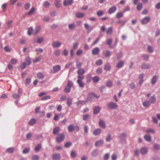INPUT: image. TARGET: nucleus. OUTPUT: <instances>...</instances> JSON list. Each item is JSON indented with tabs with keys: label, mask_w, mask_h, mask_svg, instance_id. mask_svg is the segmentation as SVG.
Masks as SVG:
<instances>
[{
	"label": "nucleus",
	"mask_w": 160,
	"mask_h": 160,
	"mask_svg": "<svg viewBox=\"0 0 160 160\" xmlns=\"http://www.w3.org/2000/svg\"><path fill=\"white\" fill-rule=\"evenodd\" d=\"M101 109V108L99 106L95 107L94 108L93 113L94 114H97L99 112Z\"/></svg>",
	"instance_id": "13"
},
{
	"label": "nucleus",
	"mask_w": 160,
	"mask_h": 160,
	"mask_svg": "<svg viewBox=\"0 0 160 160\" xmlns=\"http://www.w3.org/2000/svg\"><path fill=\"white\" fill-rule=\"evenodd\" d=\"M143 5L141 3H139L137 5V8L138 10H141L142 8Z\"/></svg>",
	"instance_id": "33"
},
{
	"label": "nucleus",
	"mask_w": 160,
	"mask_h": 160,
	"mask_svg": "<svg viewBox=\"0 0 160 160\" xmlns=\"http://www.w3.org/2000/svg\"><path fill=\"white\" fill-rule=\"evenodd\" d=\"M103 143V142L102 140H99L97 141L95 144L96 146H101Z\"/></svg>",
	"instance_id": "27"
},
{
	"label": "nucleus",
	"mask_w": 160,
	"mask_h": 160,
	"mask_svg": "<svg viewBox=\"0 0 160 160\" xmlns=\"http://www.w3.org/2000/svg\"><path fill=\"white\" fill-rule=\"evenodd\" d=\"M31 79L29 78H28L26 79L25 84L26 85H27L31 82Z\"/></svg>",
	"instance_id": "51"
},
{
	"label": "nucleus",
	"mask_w": 160,
	"mask_h": 160,
	"mask_svg": "<svg viewBox=\"0 0 160 160\" xmlns=\"http://www.w3.org/2000/svg\"><path fill=\"white\" fill-rule=\"evenodd\" d=\"M142 67L143 69H148L150 67V66L148 64H143Z\"/></svg>",
	"instance_id": "43"
},
{
	"label": "nucleus",
	"mask_w": 160,
	"mask_h": 160,
	"mask_svg": "<svg viewBox=\"0 0 160 160\" xmlns=\"http://www.w3.org/2000/svg\"><path fill=\"white\" fill-rule=\"evenodd\" d=\"M51 98V97L50 96L47 95L41 98V100H44L47 99H50Z\"/></svg>",
	"instance_id": "45"
},
{
	"label": "nucleus",
	"mask_w": 160,
	"mask_h": 160,
	"mask_svg": "<svg viewBox=\"0 0 160 160\" xmlns=\"http://www.w3.org/2000/svg\"><path fill=\"white\" fill-rule=\"evenodd\" d=\"M36 122V120L34 118H32L29 121L28 124L31 126H32Z\"/></svg>",
	"instance_id": "12"
},
{
	"label": "nucleus",
	"mask_w": 160,
	"mask_h": 160,
	"mask_svg": "<svg viewBox=\"0 0 160 160\" xmlns=\"http://www.w3.org/2000/svg\"><path fill=\"white\" fill-rule=\"evenodd\" d=\"M100 52V49L99 48L96 47L94 48L92 50V53L93 55L98 54Z\"/></svg>",
	"instance_id": "7"
},
{
	"label": "nucleus",
	"mask_w": 160,
	"mask_h": 160,
	"mask_svg": "<svg viewBox=\"0 0 160 160\" xmlns=\"http://www.w3.org/2000/svg\"><path fill=\"white\" fill-rule=\"evenodd\" d=\"M30 7V3L29 2H28L26 3L24 5V8L26 10L28 9Z\"/></svg>",
	"instance_id": "30"
},
{
	"label": "nucleus",
	"mask_w": 160,
	"mask_h": 160,
	"mask_svg": "<svg viewBox=\"0 0 160 160\" xmlns=\"http://www.w3.org/2000/svg\"><path fill=\"white\" fill-rule=\"evenodd\" d=\"M99 125L100 127L104 128H105V122L102 120H101L99 121Z\"/></svg>",
	"instance_id": "18"
},
{
	"label": "nucleus",
	"mask_w": 160,
	"mask_h": 160,
	"mask_svg": "<svg viewBox=\"0 0 160 160\" xmlns=\"http://www.w3.org/2000/svg\"><path fill=\"white\" fill-rule=\"evenodd\" d=\"M41 60V58L40 57H37L33 59V62L34 63H36L39 62Z\"/></svg>",
	"instance_id": "25"
},
{
	"label": "nucleus",
	"mask_w": 160,
	"mask_h": 160,
	"mask_svg": "<svg viewBox=\"0 0 160 160\" xmlns=\"http://www.w3.org/2000/svg\"><path fill=\"white\" fill-rule=\"evenodd\" d=\"M117 10V8L115 6H113L110 8L108 10V13L109 14H111Z\"/></svg>",
	"instance_id": "5"
},
{
	"label": "nucleus",
	"mask_w": 160,
	"mask_h": 160,
	"mask_svg": "<svg viewBox=\"0 0 160 160\" xmlns=\"http://www.w3.org/2000/svg\"><path fill=\"white\" fill-rule=\"evenodd\" d=\"M14 151V149L12 148H10L6 150V151L8 153H12Z\"/></svg>",
	"instance_id": "39"
},
{
	"label": "nucleus",
	"mask_w": 160,
	"mask_h": 160,
	"mask_svg": "<svg viewBox=\"0 0 160 160\" xmlns=\"http://www.w3.org/2000/svg\"><path fill=\"white\" fill-rule=\"evenodd\" d=\"M26 66V63L25 62H23L21 64L20 68L22 69L23 70L25 68Z\"/></svg>",
	"instance_id": "38"
},
{
	"label": "nucleus",
	"mask_w": 160,
	"mask_h": 160,
	"mask_svg": "<svg viewBox=\"0 0 160 160\" xmlns=\"http://www.w3.org/2000/svg\"><path fill=\"white\" fill-rule=\"evenodd\" d=\"M103 12L102 11H99L97 12V14L98 16H100L103 15Z\"/></svg>",
	"instance_id": "64"
},
{
	"label": "nucleus",
	"mask_w": 160,
	"mask_h": 160,
	"mask_svg": "<svg viewBox=\"0 0 160 160\" xmlns=\"http://www.w3.org/2000/svg\"><path fill=\"white\" fill-rule=\"evenodd\" d=\"M101 132V130L100 129H95L93 132V134L95 135H99Z\"/></svg>",
	"instance_id": "19"
},
{
	"label": "nucleus",
	"mask_w": 160,
	"mask_h": 160,
	"mask_svg": "<svg viewBox=\"0 0 160 160\" xmlns=\"http://www.w3.org/2000/svg\"><path fill=\"white\" fill-rule=\"evenodd\" d=\"M53 160H58L60 158V155L59 154H53L52 157Z\"/></svg>",
	"instance_id": "10"
},
{
	"label": "nucleus",
	"mask_w": 160,
	"mask_h": 160,
	"mask_svg": "<svg viewBox=\"0 0 160 160\" xmlns=\"http://www.w3.org/2000/svg\"><path fill=\"white\" fill-rule=\"evenodd\" d=\"M85 14L84 13L80 12H78L76 13V17L79 18L84 17Z\"/></svg>",
	"instance_id": "14"
},
{
	"label": "nucleus",
	"mask_w": 160,
	"mask_h": 160,
	"mask_svg": "<svg viewBox=\"0 0 160 160\" xmlns=\"http://www.w3.org/2000/svg\"><path fill=\"white\" fill-rule=\"evenodd\" d=\"M50 5V3L48 1H45L44 2L43 5L44 7L48 8L49 7Z\"/></svg>",
	"instance_id": "35"
},
{
	"label": "nucleus",
	"mask_w": 160,
	"mask_h": 160,
	"mask_svg": "<svg viewBox=\"0 0 160 160\" xmlns=\"http://www.w3.org/2000/svg\"><path fill=\"white\" fill-rule=\"evenodd\" d=\"M41 29L40 26H37L33 32V34L36 35L38 34L40 32Z\"/></svg>",
	"instance_id": "6"
},
{
	"label": "nucleus",
	"mask_w": 160,
	"mask_h": 160,
	"mask_svg": "<svg viewBox=\"0 0 160 160\" xmlns=\"http://www.w3.org/2000/svg\"><path fill=\"white\" fill-rule=\"evenodd\" d=\"M11 62L13 64H16L18 63V60L17 59L13 58L11 60Z\"/></svg>",
	"instance_id": "47"
},
{
	"label": "nucleus",
	"mask_w": 160,
	"mask_h": 160,
	"mask_svg": "<svg viewBox=\"0 0 160 160\" xmlns=\"http://www.w3.org/2000/svg\"><path fill=\"white\" fill-rule=\"evenodd\" d=\"M156 101V98L155 95H153L151 98L150 102L151 103H154Z\"/></svg>",
	"instance_id": "17"
},
{
	"label": "nucleus",
	"mask_w": 160,
	"mask_h": 160,
	"mask_svg": "<svg viewBox=\"0 0 160 160\" xmlns=\"http://www.w3.org/2000/svg\"><path fill=\"white\" fill-rule=\"evenodd\" d=\"M148 149L146 148L143 147L142 148L141 150V152L142 154H144L147 152Z\"/></svg>",
	"instance_id": "22"
},
{
	"label": "nucleus",
	"mask_w": 160,
	"mask_h": 160,
	"mask_svg": "<svg viewBox=\"0 0 160 160\" xmlns=\"http://www.w3.org/2000/svg\"><path fill=\"white\" fill-rule=\"evenodd\" d=\"M26 61L28 63V64L30 65L31 63V58L28 57H27L25 58Z\"/></svg>",
	"instance_id": "42"
},
{
	"label": "nucleus",
	"mask_w": 160,
	"mask_h": 160,
	"mask_svg": "<svg viewBox=\"0 0 160 160\" xmlns=\"http://www.w3.org/2000/svg\"><path fill=\"white\" fill-rule=\"evenodd\" d=\"M123 64L124 62L123 61H120L117 64V67L118 68L122 67L123 66Z\"/></svg>",
	"instance_id": "40"
},
{
	"label": "nucleus",
	"mask_w": 160,
	"mask_h": 160,
	"mask_svg": "<svg viewBox=\"0 0 160 160\" xmlns=\"http://www.w3.org/2000/svg\"><path fill=\"white\" fill-rule=\"evenodd\" d=\"M108 106L109 108L111 109L116 108L118 106L116 103L113 102L108 103Z\"/></svg>",
	"instance_id": "2"
},
{
	"label": "nucleus",
	"mask_w": 160,
	"mask_h": 160,
	"mask_svg": "<svg viewBox=\"0 0 160 160\" xmlns=\"http://www.w3.org/2000/svg\"><path fill=\"white\" fill-rule=\"evenodd\" d=\"M146 132L147 133H153L154 132V131L153 129H147L146 130Z\"/></svg>",
	"instance_id": "62"
},
{
	"label": "nucleus",
	"mask_w": 160,
	"mask_h": 160,
	"mask_svg": "<svg viewBox=\"0 0 160 160\" xmlns=\"http://www.w3.org/2000/svg\"><path fill=\"white\" fill-rule=\"evenodd\" d=\"M61 45V43L58 42H54L52 43V46L53 48H57Z\"/></svg>",
	"instance_id": "8"
},
{
	"label": "nucleus",
	"mask_w": 160,
	"mask_h": 160,
	"mask_svg": "<svg viewBox=\"0 0 160 160\" xmlns=\"http://www.w3.org/2000/svg\"><path fill=\"white\" fill-rule=\"evenodd\" d=\"M157 79L156 76H154L153 77L152 80V84H154L156 82Z\"/></svg>",
	"instance_id": "58"
},
{
	"label": "nucleus",
	"mask_w": 160,
	"mask_h": 160,
	"mask_svg": "<svg viewBox=\"0 0 160 160\" xmlns=\"http://www.w3.org/2000/svg\"><path fill=\"white\" fill-rule=\"evenodd\" d=\"M111 55V52L109 51H107L105 54V56L106 57H109Z\"/></svg>",
	"instance_id": "61"
},
{
	"label": "nucleus",
	"mask_w": 160,
	"mask_h": 160,
	"mask_svg": "<svg viewBox=\"0 0 160 160\" xmlns=\"http://www.w3.org/2000/svg\"><path fill=\"white\" fill-rule=\"evenodd\" d=\"M37 78L39 79H42L44 78V76L42 73L41 72H39L37 74Z\"/></svg>",
	"instance_id": "11"
},
{
	"label": "nucleus",
	"mask_w": 160,
	"mask_h": 160,
	"mask_svg": "<svg viewBox=\"0 0 160 160\" xmlns=\"http://www.w3.org/2000/svg\"><path fill=\"white\" fill-rule=\"evenodd\" d=\"M151 103L150 102L148 101H146L143 102V105L144 107L147 108L150 105Z\"/></svg>",
	"instance_id": "21"
},
{
	"label": "nucleus",
	"mask_w": 160,
	"mask_h": 160,
	"mask_svg": "<svg viewBox=\"0 0 160 160\" xmlns=\"http://www.w3.org/2000/svg\"><path fill=\"white\" fill-rule=\"evenodd\" d=\"M70 87L67 86L65 88V91L67 92H69L70 91Z\"/></svg>",
	"instance_id": "46"
},
{
	"label": "nucleus",
	"mask_w": 160,
	"mask_h": 160,
	"mask_svg": "<svg viewBox=\"0 0 160 160\" xmlns=\"http://www.w3.org/2000/svg\"><path fill=\"white\" fill-rule=\"evenodd\" d=\"M96 64L98 66L100 65L102 63V61L101 59H99L96 62Z\"/></svg>",
	"instance_id": "41"
},
{
	"label": "nucleus",
	"mask_w": 160,
	"mask_h": 160,
	"mask_svg": "<svg viewBox=\"0 0 160 160\" xmlns=\"http://www.w3.org/2000/svg\"><path fill=\"white\" fill-rule=\"evenodd\" d=\"M92 80L94 82H98L99 80V78L97 76L93 77Z\"/></svg>",
	"instance_id": "26"
},
{
	"label": "nucleus",
	"mask_w": 160,
	"mask_h": 160,
	"mask_svg": "<svg viewBox=\"0 0 160 160\" xmlns=\"http://www.w3.org/2000/svg\"><path fill=\"white\" fill-rule=\"evenodd\" d=\"M53 71H52L53 73H55L57 72L61 69V67L60 66L56 65L53 67Z\"/></svg>",
	"instance_id": "3"
},
{
	"label": "nucleus",
	"mask_w": 160,
	"mask_h": 160,
	"mask_svg": "<svg viewBox=\"0 0 160 160\" xmlns=\"http://www.w3.org/2000/svg\"><path fill=\"white\" fill-rule=\"evenodd\" d=\"M71 155L72 157L74 158L76 156V153L75 152L72 151V152Z\"/></svg>",
	"instance_id": "63"
},
{
	"label": "nucleus",
	"mask_w": 160,
	"mask_h": 160,
	"mask_svg": "<svg viewBox=\"0 0 160 160\" xmlns=\"http://www.w3.org/2000/svg\"><path fill=\"white\" fill-rule=\"evenodd\" d=\"M72 143L70 142H68L65 144V147L66 148L69 147L71 146Z\"/></svg>",
	"instance_id": "60"
},
{
	"label": "nucleus",
	"mask_w": 160,
	"mask_h": 160,
	"mask_svg": "<svg viewBox=\"0 0 160 160\" xmlns=\"http://www.w3.org/2000/svg\"><path fill=\"white\" fill-rule=\"evenodd\" d=\"M123 16V14L121 12H118L116 14V17L118 18H120Z\"/></svg>",
	"instance_id": "37"
},
{
	"label": "nucleus",
	"mask_w": 160,
	"mask_h": 160,
	"mask_svg": "<svg viewBox=\"0 0 160 160\" xmlns=\"http://www.w3.org/2000/svg\"><path fill=\"white\" fill-rule=\"evenodd\" d=\"M144 138L147 141L150 142L151 140V137L148 135H145L144 136Z\"/></svg>",
	"instance_id": "31"
},
{
	"label": "nucleus",
	"mask_w": 160,
	"mask_h": 160,
	"mask_svg": "<svg viewBox=\"0 0 160 160\" xmlns=\"http://www.w3.org/2000/svg\"><path fill=\"white\" fill-rule=\"evenodd\" d=\"M60 130V128L58 127H56L53 130V132L54 134H57L59 132Z\"/></svg>",
	"instance_id": "20"
},
{
	"label": "nucleus",
	"mask_w": 160,
	"mask_h": 160,
	"mask_svg": "<svg viewBox=\"0 0 160 160\" xmlns=\"http://www.w3.org/2000/svg\"><path fill=\"white\" fill-rule=\"evenodd\" d=\"M41 144H39L37 145L35 148L34 150L36 152H38L39 151L41 148Z\"/></svg>",
	"instance_id": "28"
},
{
	"label": "nucleus",
	"mask_w": 160,
	"mask_h": 160,
	"mask_svg": "<svg viewBox=\"0 0 160 160\" xmlns=\"http://www.w3.org/2000/svg\"><path fill=\"white\" fill-rule=\"evenodd\" d=\"M29 150V148H26L24 149L23 151V153L24 154H26L27 153Z\"/></svg>",
	"instance_id": "59"
},
{
	"label": "nucleus",
	"mask_w": 160,
	"mask_h": 160,
	"mask_svg": "<svg viewBox=\"0 0 160 160\" xmlns=\"http://www.w3.org/2000/svg\"><path fill=\"white\" fill-rule=\"evenodd\" d=\"M96 73L98 74H100L102 73V69L101 68H99L96 70Z\"/></svg>",
	"instance_id": "44"
},
{
	"label": "nucleus",
	"mask_w": 160,
	"mask_h": 160,
	"mask_svg": "<svg viewBox=\"0 0 160 160\" xmlns=\"http://www.w3.org/2000/svg\"><path fill=\"white\" fill-rule=\"evenodd\" d=\"M77 82L78 84L80 87L82 88L84 87V84L82 81L77 80Z\"/></svg>",
	"instance_id": "24"
},
{
	"label": "nucleus",
	"mask_w": 160,
	"mask_h": 160,
	"mask_svg": "<svg viewBox=\"0 0 160 160\" xmlns=\"http://www.w3.org/2000/svg\"><path fill=\"white\" fill-rule=\"evenodd\" d=\"M39 158L38 155H34L32 157V160H38Z\"/></svg>",
	"instance_id": "53"
},
{
	"label": "nucleus",
	"mask_w": 160,
	"mask_h": 160,
	"mask_svg": "<svg viewBox=\"0 0 160 160\" xmlns=\"http://www.w3.org/2000/svg\"><path fill=\"white\" fill-rule=\"evenodd\" d=\"M60 51L59 50H57L54 52V55L56 56H59L60 54Z\"/></svg>",
	"instance_id": "56"
},
{
	"label": "nucleus",
	"mask_w": 160,
	"mask_h": 160,
	"mask_svg": "<svg viewBox=\"0 0 160 160\" xmlns=\"http://www.w3.org/2000/svg\"><path fill=\"white\" fill-rule=\"evenodd\" d=\"M77 73L78 75H82L84 73L85 71L82 68H79L77 71Z\"/></svg>",
	"instance_id": "15"
},
{
	"label": "nucleus",
	"mask_w": 160,
	"mask_h": 160,
	"mask_svg": "<svg viewBox=\"0 0 160 160\" xmlns=\"http://www.w3.org/2000/svg\"><path fill=\"white\" fill-rule=\"evenodd\" d=\"M90 117V115H89V114H87L84 115L83 116V119L84 120H87Z\"/></svg>",
	"instance_id": "48"
},
{
	"label": "nucleus",
	"mask_w": 160,
	"mask_h": 160,
	"mask_svg": "<svg viewBox=\"0 0 160 160\" xmlns=\"http://www.w3.org/2000/svg\"><path fill=\"white\" fill-rule=\"evenodd\" d=\"M12 97L14 99H17L20 97V95L17 93H15L12 95Z\"/></svg>",
	"instance_id": "54"
},
{
	"label": "nucleus",
	"mask_w": 160,
	"mask_h": 160,
	"mask_svg": "<svg viewBox=\"0 0 160 160\" xmlns=\"http://www.w3.org/2000/svg\"><path fill=\"white\" fill-rule=\"evenodd\" d=\"M73 2V0H64L63 2V4L65 6L70 5L72 4Z\"/></svg>",
	"instance_id": "9"
},
{
	"label": "nucleus",
	"mask_w": 160,
	"mask_h": 160,
	"mask_svg": "<svg viewBox=\"0 0 160 160\" xmlns=\"http://www.w3.org/2000/svg\"><path fill=\"white\" fill-rule=\"evenodd\" d=\"M33 28L32 27L29 28L28 29V33L29 35H31L32 34H33Z\"/></svg>",
	"instance_id": "16"
},
{
	"label": "nucleus",
	"mask_w": 160,
	"mask_h": 160,
	"mask_svg": "<svg viewBox=\"0 0 160 160\" xmlns=\"http://www.w3.org/2000/svg\"><path fill=\"white\" fill-rule=\"evenodd\" d=\"M72 100L70 99H68L67 100V105L68 107H70L72 104Z\"/></svg>",
	"instance_id": "50"
},
{
	"label": "nucleus",
	"mask_w": 160,
	"mask_h": 160,
	"mask_svg": "<svg viewBox=\"0 0 160 160\" xmlns=\"http://www.w3.org/2000/svg\"><path fill=\"white\" fill-rule=\"evenodd\" d=\"M65 138V136L63 133L59 134L56 138V142L58 143H60L64 140Z\"/></svg>",
	"instance_id": "1"
},
{
	"label": "nucleus",
	"mask_w": 160,
	"mask_h": 160,
	"mask_svg": "<svg viewBox=\"0 0 160 160\" xmlns=\"http://www.w3.org/2000/svg\"><path fill=\"white\" fill-rule=\"evenodd\" d=\"M107 34H111L112 32V28L111 27H109L107 30Z\"/></svg>",
	"instance_id": "29"
},
{
	"label": "nucleus",
	"mask_w": 160,
	"mask_h": 160,
	"mask_svg": "<svg viewBox=\"0 0 160 160\" xmlns=\"http://www.w3.org/2000/svg\"><path fill=\"white\" fill-rule=\"evenodd\" d=\"M110 66L108 63L107 64L105 65L104 67V69L106 70L109 71L110 70Z\"/></svg>",
	"instance_id": "32"
},
{
	"label": "nucleus",
	"mask_w": 160,
	"mask_h": 160,
	"mask_svg": "<svg viewBox=\"0 0 160 160\" xmlns=\"http://www.w3.org/2000/svg\"><path fill=\"white\" fill-rule=\"evenodd\" d=\"M112 42V40L111 38L108 39L107 41V44L108 45H110Z\"/></svg>",
	"instance_id": "52"
},
{
	"label": "nucleus",
	"mask_w": 160,
	"mask_h": 160,
	"mask_svg": "<svg viewBox=\"0 0 160 160\" xmlns=\"http://www.w3.org/2000/svg\"><path fill=\"white\" fill-rule=\"evenodd\" d=\"M68 27L70 29H72L75 28V25L74 24H70L69 25Z\"/></svg>",
	"instance_id": "55"
},
{
	"label": "nucleus",
	"mask_w": 160,
	"mask_h": 160,
	"mask_svg": "<svg viewBox=\"0 0 160 160\" xmlns=\"http://www.w3.org/2000/svg\"><path fill=\"white\" fill-rule=\"evenodd\" d=\"M78 45L79 43L78 42H75L73 43V50L77 49L78 47Z\"/></svg>",
	"instance_id": "49"
},
{
	"label": "nucleus",
	"mask_w": 160,
	"mask_h": 160,
	"mask_svg": "<svg viewBox=\"0 0 160 160\" xmlns=\"http://www.w3.org/2000/svg\"><path fill=\"white\" fill-rule=\"evenodd\" d=\"M74 127L72 125H70L68 127V130L69 132H72L74 129Z\"/></svg>",
	"instance_id": "34"
},
{
	"label": "nucleus",
	"mask_w": 160,
	"mask_h": 160,
	"mask_svg": "<svg viewBox=\"0 0 160 160\" xmlns=\"http://www.w3.org/2000/svg\"><path fill=\"white\" fill-rule=\"evenodd\" d=\"M150 21V18L148 17H145L141 21V22L142 24H146L148 22Z\"/></svg>",
	"instance_id": "4"
},
{
	"label": "nucleus",
	"mask_w": 160,
	"mask_h": 160,
	"mask_svg": "<svg viewBox=\"0 0 160 160\" xmlns=\"http://www.w3.org/2000/svg\"><path fill=\"white\" fill-rule=\"evenodd\" d=\"M35 10V8L34 7H32L28 13L26 14L28 15L32 14L33 13Z\"/></svg>",
	"instance_id": "23"
},
{
	"label": "nucleus",
	"mask_w": 160,
	"mask_h": 160,
	"mask_svg": "<svg viewBox=\"0 0 160 160\" xmlns=\"http://www.w3.org/2000/svg\"><path fill=\"white\" fill-rule=\"evenodd\" d=\"M106 84L107 86L109 87H111L112 86V82L110 81H108L107 82Z\"/></svg>",
	"instance_id": "36"
},
{
	"label": "nucleus",
	"mask_w": 160,
	"mask_h": 160,
	"mask_svg": "<svg viewBox=\"0 0 160 160\" xmlns=\"http://www.w3.org/2000/svg\"><path fill=\"white\" fill-rule=\"evenodd\" d=\"M43 39L42 38H38L37 39V42L38 43H40L43 41Z\"/></svg>",
	"instance_id": "57"
}]
</instances>
